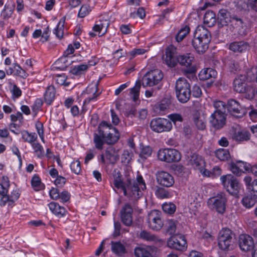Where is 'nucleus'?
Listing matches in <instances>:
<instances>
[{"label":"nucleus","mask_w":257,"mask_h":257,"mask_svg":"<svg viewBox=\"0 0 257 257\" xmlns=\"http://www.w3.org/2000/svg\"><path fill=\"white\" fill-rule=\"evenodd\" d=\"M113 184L115 187L122 190L124 196L132 200H137L142 195L141 190L146 188L145 182L141 175H138L136 180L127 179L125 182L122 181L121 173L114 171Z\"/></svg>","instance_id":"f257e3e1"},{"label":"nucleus","mask_w":257,"mask_h":257,"mask_svg":"<svg viewBox=\"0 0 257 257\" xmlns=\"http://www.w3.org/2000/svg\"><path fill=\"white\" fill-rule=\"evenodd\" d=\"M93 137L95 148L98 150H102L105 143L112 145L117 142L119 135L118 131L111 124L103 121L99 124L97 133H95Z\"/></svg>","instance_id":"f03ea898"},{"label":"nucleus","mask_w":257,"mask_h":257,"mask_svg":"<svg viewBox=\"0 0 257 257\" xmlns=\"http://www.w3.org/2000/svg\"><path fill=\"white\" fill-rule=\"evenodd\" d=\"M176 51V49L173 46L167 48L164 60L165 63L170 67L175 66L178 63L186 68L190 67L194 60L193 56L190 54L177 56Z\"/></svg>","instance_id":"7ed1b4c3"},{"label":"nucleus","mask_w":257,"mask_h":257,"mask_svg":"<svg viewBox=\"0 0 257 257\" xmlns=\"http://www.w3.org/2000/svg\"><path fill=\"white\" fill-rule=\"evenodd\" d=\"M175 91L178 100L181 103H186L191 96L190 85L187 80L179 78L175 84Z\"/></svg>","instance_id":"20e7f679"},{"label":"nucleus","mask_w":257,"mask_h":257,"mask_svg":"<svg viewBox=\"0 0 257 257\" xmlns=\"http://www.w3.org/2000/svg\"><path fill=\"white\" fill-rule=\"evenodd\" d=\"M221 184L227 192L233 196L238 194L241 188L239 180L231 174L223 175L220 177Z\"/></svg>","instance_id":"39448f33"},{"label":"nucleus","mask_w":257,"mask_h":257,"mask_svg":"<svg viewBox=\"0 0 257 257\" xmlns=\"http://www.w3.org/2000/svg\"><path fill=\"white\" fill-rule=\"evenodd\" d=\"M234 236V233L229 228H223L221 230L218 236L219 247L223 250H228L232 248Z\"/></svg>","instance_id":"423d86ee"},{"label":"nucleus","mask_w":257,"mask_h":257,"mask_svg":"<svg viewBox=\"0 0 257 257\" xmlns=\"http://www.w3.org/2000/svg\"><path fill=\"white\" fill-rule=\"evenodd\" d=\"M163 77V74L160 70H151L144 76L142 79V85L144 87L153 86L158 84Z\"/></svg>","instance_id":"0eeeda50"},{"label":"nucleus","mask_w":257,"mask_h":257,"mask_svg":"<svg viewBox=\"0 0 257 257\" xmlns=\"http://www.w3.org/2000/svg\"><path fill=\"white\" fill-rule=\"evenodd\" d=\"M158 159L167 163L178 162L181 160L180 153L173 149H161L158 152Z\"/></svg>","instance_id":"6e6552de"},{"label":"nucleus","mask_w":257,"mask_h":257,"mask_svg":"<svg viewBox=\"0 0 257 257\" xmlns=\"http://www.w3.org/2000/svg\"><path fill=\"white\" fill-rule=\"evenodd\" d=\"M150 126L152 131L157 133L169 132L172 128L171 122L168 119L163 118L153 119Z\"/></svg>","instance_id":"1a4fd4ad"},{"label":"nucleus","mask_w":257,"mask_h":257,"mask_svg":"<svg viewBox=\"0 0 257 257\" xmlns=\"http://www.w3.org/2000/svg\"><path fill=\"white\" fill-rule=\"evenodd\" d=\"M227 108L230 114L235 117H242L247 113L246 108L234 99H231L228 101Z\"/></svg>","instance_id":"9d476101"},{"label":"nucleus","mask_w":257,"mask_h":257,"mask_svg":"<svg viewBox=\"0 0 257 257\" xmlns=\"http://www.w3.org/2000/svg\"><path fill=\"white\" fill-rule=\"evenodd\" d=\"M147 223L149 227L154 230H159L163 226L161 218V212L157 210H152L148 216Z\"/></svg>","instance_id":"9b49d317"},{"label":"nucleus","mask_w":257,"mask_h":257,"mask_svg":"<svg viewBox=\"0 0 257 257\" xmlns=\"http://www.w3.org/2000/svg\"><path fill=\"white\" fill-rule=\"evenodd\" d=\"M226 198L225 194L221 192L215 197L209 200L208 203L212 204V208L215 209L219 213L222 214L225 210Z\"/></svg>","instance_id":"f8f14e48"},{"label":"nucleus","mask_w":257,"mask_h":257,"mask_svg":"<svg viewBox=\"0 0 257 257\" xmlns=\"http://www.w3.org/2000/svg\"><path fill=\"white\" fill-rule=\"evenodd\" d=\"M133 209L132 206L125 204L120 211V219L122 223L126 226H131L133 224Z\"/></svg>","instance_id":"ddd939ff"},{"label":"nucleus","mask_w":257,"mask_h":257,"mask_svg":"<svg viewBox=\"0 0 257 257\" xmlns=\"http://www.w3.org/2000/svg\"><path fill=\"white\" fill-rule=\"evenodd\" d=\"M157 183L161 186L170 187L174 184V177L167 172L158 171L156 174Z\"/></svg>","instance_id":"4468645a"},{"label":"nucleus","mask_w":257,"mask_h":257,"mask_svg":"<svg viewBox=\"0 0 257 257\" xmlns=\"http://www.w3.org/2000/svg\"><path fill=\"white\" fill-rule=\"evenodd\" d=\"M19 189L16 186L14 187L11 194L6 193L2 195L0 201L1 206H5L8 204L9 206H12L14 203L18 200L20 196Z\"/></svg>","instance_id":"2eb2a0df"},{"label":"nucleus","mask_w":257,"mask_h":257,"mask_svg":"<svg viewBox=\"0 0 257 257\" xmlns=\"http://www.w3.org/2000/svg\"><path fill=\"white\" fill-rule=\"evenodd\" d=\"M238 243L240 249L245 252L252 250L255 247L252 238L247 234L239 236Z\"/></svg>","instance_id":"dca6fc26"},{"label":"nucleus","mask_w":257,"mask_h":257,"mask_svg":"<svg viewBox=\"0 0 257 257\" xmlns=\"http://www.w3.org/2000/svg\"><path fill=\"white\" fill-rule=\"evenodd\" d=\"M226 113L214 112L211 114L210 119V122L212 127L216 130H219L222 128L226 123Z\"/></svg>","instance_id":"f3484780"},{"label":"nucleus","mask_w":257,"mask_h":257,"mask_svg":"<svg viewBox=\"0 0 257 257\" xmlns=\"http://www.w3.org/2000/svg\"><path fill=\"white\" fill-rule=\"evenodd\" d=\"M186 241L184 236H172L167 241L169 247L179 250H183L185 248Z\"/></svg>","instance_id":"a211bd4d"},{"label":"nucleus","mask_w":257,"mask_h":257,"mask_svg":"<svg viewBox=\"0 0 257 257\" xmlns=\"http://www.w3.org/2000/svg\"><path fill=\"white\" fill-rule=\"evenodd\" d=\"M194 37L203 41L204 44H209L211 41L210 32L203 26H198L194 33Z\"/></svg>","instance_id":"6ab92c4d"},{"label":"nucleus","mask_w":257,"mask_h":257,"mask_svg":"<svg viewBox=\"0 0 257 257\" xmlns=\"http://www.w3.org/2000/svg\"><path fill=\"white\" fill-rule=\"evenodd\" d=\"M230 23L235 26V28L238 30L239 34L241 35L245 34L244 30L246 27V23L244 22L243 17L237 15H233Z\"/></svg>","instance_id":"aec40b11"},{"label":"nucleus","mask_w":257,"mask_h":257,"mask_svg":"<svg viewBox=\"0 0 257 257\" xmlns=\"http://www.w3.org/2000/svg\"><path fill=\"white\" fill-rule=\"evenodd\" d=\"M218 25L221 27L227 26L230 23L232 16L230 13L226 9H220L217 15Z\"/></svg>","instance_id":"412c9836"},{"label":"nucleus","mask_w":257,"mask_h":257,"mask_svg":"<svg viewBox=\"0 0 257 257\" xmlns=\"http://www.w3.org/2000/svg\"><path fill=\"white\" fill-rule=\"evenodd\" d=\"M105 156L108 163L112 164H115L119 158L118 150L112 146H109L106 149Z\"/></svg>","instance_id":"4be33fe9"},{"label":"nucleus","mask_w":257,"mask_h":257,"mask_svg":"<svg viewBox=\"0 0 257 257\" xmlns=\"http://www.w3.org/2000/svg\"><path fill=\"white\" fill-rule=\"evenodd\" d=\"M170 105L169 100L163 99L160 102L155 104L153 110L158 115H164L169 109Z\"/></svg>","instance_id":"5701e85b"},{"label":"nucleus","mask_w":257,"mask_h":257,"mask_svg":"<svg viewBox=\"0 0 257 257\" xmlns=\"http://www.w3.org/2000/svg\"><path fill=\"white\" fill-rule=\"evenodd\" d=\"M98 82L92 83L86 88L85 92L89 94H92V96H90L86 98L84 101V104H88L90 101L95 100L96 98L100 94V93H97L98 91Z\"/></svg>","instance_id":"b1692460"},{"label":"nucleus","mask_w":257,"mask_h":257,"mask_svg":"<svg viewBox=\"0 0 257 257\" xmlns=\"http://www.w3.org/2000/svg\"><path fill=\"white\" fill-rule=\"evenodd\" d=\"M249 44L244 41L234 42L231 43L229 49L235 53H242L248 50Z\"/></svg>","instance_id":"393cba45"},{"label":"nucleus","mask_w":257,"mask_h":257,"mask_svg":"<svg viewBox=\"0 0 257 257\" xmlns=\"http://www.w3.org/2000/svg\"><path fill=\"white\" fill-rule=\"evenodd\" d=\"M245 76L240 75L235 78L233 81L234 90L238 93H243L246 90V84L245 83Z\"/></svg>","instance_id":"a878e982"},{"label":"nucleus","mask_w":257,"mask_h":257,"mask_svg":"<svg viewBox=\"0 0 257 257\" xmlns=\"http://www.w3.org/2000/svg\"><path fill=\"white\" fill-rule=\"evenodd\" d=\"M243 181L246 188L251 192V193L254 196H257V179L252 181L251 177L246 176L244 178Z\"/></svg>","instance_id":"bb28decb"},{"label":"nucleus","mask_w":257,"mask_h":257,"mask_svg":"<svg viewBox=\"0 0 257 257\" xmlns=\"http://www.w3.org/2000/svg\"><path fill=\"white\" fill-rule=\"evenodd\" d=\"M189 163L195 169L200 170L204 166V161L202 157L196 154H193L189 160Z\"/></svg>","instance_id":"cd10ccee"},{"label":"nucleus","mask_w":257,"mask_h":257,"mask_svg":"<svg viewBox=\"0 0 257 257\" xmlns=\"http://www.w3.org/2000/svg\"><path fill=\"white\" fill-rule=\"evenodd\" d=\"M203 42L194 37L192 40V45L198 53H203L208 49L209 44L205 45Z\"/></svg>","instance_id":"c85d7f7f"},{"label":"nucleus","mask_w":257,"mask_h":257,"mask_svg":"<svg viewBox=\"0 0 257 257\" xmlns=\"http://www.w3.org/2000/svg\"><path fill=\"white\" fill-rule=\"evenodd\" d=\"M139 236L141 239L148 242H161L162 241V240L159 239L156 235L146 230H142Z\"/></svg>","instance_id":"c756f323"},{"label":"nucleus","mask_w":257,"mask_h":257,"mask_svg":"<svg viewBox=\"0 0 257 257\" xmlns=\"http://www.w3.org/2000/svg\"><path fill=\"white\" fill-rule=\"evenodd\" d=\"M217 75L216 71L210 68L202 69L199 73L198 76L201 80H206L214 78Z\"/></svg>","instance_id":"7c9ffc66"},{"label":"nucleus","mask_w":257,"mask_h":257,"mask_svg":"<svg viewBox=\"0 0 257 257\" xmlns=\"http://www.w3.org/2000/svg\"><path fill=\"white\" fill-rule=\"evenodd\" d=\"M232 138L236 141H246L250 139V134L246 131L236 130L232 135Z\"/></svg>","instance_id":"2f4dec72"},{"label":"nucleus","mask_w":257,"mask_h":257,"mask_svg":"<svg viewBox=\"0 0 257 257\" xmlns=\"http://www.w3.org/2000/svg\"><path fill=\"white\" fill-rule=\"evenodd\" d=\"M50 210L59 217H62L65 214V209L60 206L57 203L52 202L49 204Z\"/></svg>","instance_id":"473e14b6"},{"label":"nucleus","mask_w":257,"mask_h":257,"mask_svg":"<svg viewBox=\"0 0 257 257\" xmlns=\"http://www.w3.org/2000/svg\"><path fill=\"white\" fill-rule=\"evenodd\" d=\"M204 23L209 27L213 26L216 22V15L213 11H207L203 18Z\"/></svg>","instance_id":"72a5a7b5"},{"label":"nucleus","mask_w":257,"mask_h":257,"mask_svg":"<svg viewBox=\"0 0 257 257\" xmlns=\"http://www.w3.org/2000/svg\"><path fill=\"white\" fill-rule=\"evenodd\" d=\"M111 250L117 255H121L126 252L125 246L120 242L111 241Z\"/></svg>","instance_id":"f704fd0d"},{"label":"nucleus","mask_w":257,"mask_h":257,"mask_svg":"<svg viewBox=\"0 0 257 257\" xmlns=\"http://www.w3.org/2000/svg\"><path fill=\"white\" fill-rule=\"evenodd\" d=\"M55 89L53 86H49L46 89L44 95L45 101L48 104H50L54 100L55 96Z\"/></svg>","instance_id":"c9c22d12"},{"label":"nucleus","mask_w":257,"mask_h":257,"mask_svg":"<svg viewBox=\"0 0 257 257\" xmlns=\"http://www.w3.org/2000/svg\"><path fill=\"white\" fill-rule=\"evenodd\" d=\"M109 25V21L108 19V17H102L98 21L96 22L94 28L100 27L102 29V34L101 35H103L106 32Z\"/></svg>","instance_id":"e433bc0d"},{"label":"nucleus","mask_w":257,"mask_h":257,"mask_svg":"<svg viewBox=\"0 0 257 257\" xmlns=\"http://www.w3.org/2000/svg\"><path fill=\"white\" fill-rule=\"evenodd\" d=\"M241 201L244 207L249 208L252 207L257 202V196H254L253 194L251 193L250 195L243 197Z\"/></svg>","instance_id":"4c0bfd02"},{"label":"nucleus","mask_w":257,"mask_h":257,"mask_svg":"<svg viewBox=\"0 0 257 257\" xmlns=\"http://www.w3.org/2000/svg\"><path fill=\"white\" fill-rule=\"evenodd\" d=\"M66 17H63L62 18L59 22L58 23L57 27L54 30V33L56 36L61 39L63 38L64 35V27Z\"/></svg>","instance_id":"58836bf2"},{"label":"nucleus","mask_w":257,"mask_h":257,"mask_svg":"<svg viewBox=\"0 0 257 257\" xmlns=\"http://www.w3.org/2000/svg\"><path fill=\"white\" fill-rule=\"evenodd\" d=\"M215 156L221 161H227L230 158V155L228 150L219 149L215 152Z\"/></svg>","instance_id":"ea45409f"},{"label":"nucleus","mask_w":257,"mask_h":257,"mask_svg":"<svg viewBox=\"0 0 257 257\" xmlns=\"http://www.w3.org/2000/svg\"><path fill=\"white\" fill-rule=\"evenodd\" d=\"M22 138L25 142L32 144L37 139V135L35 133H29L27 131H23L21 133Z\"/></svg>","instance_id":"a19ab883"},{"label":"nucleus","mask_w":257,"mask_h":257,"mask_svg":"<svg viewBox=\"0 0 257 257\" xmlns=\"http://www.w3.org/2000/svg\"><path fill=\"white\" fill-rule=\"evenodd\" d=\"M194 122L197 128L200 130H203L206 127V121L203 116L195 115L194 116Z\"/></svg>","instance_id":"79ce46f5"},{"label":"nucleus","mask_w":257,"mask_h":257,"mask_svg":"<svg viewBox=\"0 0 257 257\" xmlns=\"http://www.w3.org/2000/svg\"><path fill=\"white\" fill-rule=\"evenodd\" d=\"M135 254L136 257H153L150 251L144 247H136Z\"/></svg>","instance_id":"37998d69"},{"label":"nucleus","mask_w":257,"mask_h":257,"mask_svg":"<svg viewBox=\"0 0 257 257\" xmlns=\"http://www.w3.org/2000/svg\"><path fill=\"white\" fill-rule=\"evenodd\" d=\"M141 84L140 81L136 82L135 86L131 89L130 93L133 100L136 102L139 98V93Z\"/></svg>","instance_id":"c03bdc74"},{"label":"nucleus","mask_w":257,"mask_h":257,"mask_svg":"<svg viewBox=\"0 0 257 257\" xmlns=\"http://www.w3.org/2000/svg\"><path fill=\"white\" fill-rule=\"evenodd\" d=\"M190 28L188 26H185L181 28L176 36V40L178 42H181L189 33Z\"/></svg>","instance_id":"a18cd8bd"},{"label":"nucleus","mask_w":257,"mask_h":257,"mask_svg":"<svg viewBox=\"0 0 257 257\" xmlns=\"http://www.w3.org/2000/svg\"><path fill=\"white\" fill-rule=\"evenodd\" d=\"M10 187L9 180L7 177L3 176L2 182L0 183V195L8 193V188Z\"/></svg>","instance_id":"49530a36"},{"label":"nucleus","mask_w":257,"mask_h":257,"mask_svg":"<svg viewBox=\"0 0 257 257\" xmlns=\"http://www.w3.org/2000/svg\"><path fill=\"white\" fill-rule=\"evenodd\" d=\"M15 8V4L13 3L11 6L10 4L6 5L5 9L3 10L2 15L4 19H8L10 18L13 13V10Z\"/></svg>","instance_id":"de8ad7c7"},{"label":"nucleus","mask_w":257,"mask_h":257,"mask_svg":"<svg viewBox=\"0 0 257 257\" xmlns=\"http://www.w3.org/2000/svg\"><path fill=\"white\" fill-rule=\"evenodd\" d=\"M228 165L229 168L231 172L237 176H241L242 173H244V172L242 171V169L238 166L234 162L231 161L228 164Z\"/></svg>","instance_id":"09e8293b"},{"label":"nucleus","mask_w":257,"mask_h":257,"mask_svg":"<svg viewBox=\"0 0 257 257\" xmlns=\"http://www.w3.org/2000/svg\"><path fill=\"white\" fill-rule=\"evenodd\" d=\"M133 156L132 152L127 150H124L121 155V162L125 165H128L131 162Z\"/></svg>","instance_id":"8fccbe9b"},{"label":"nucleus","mask_w":257,"mask_h":257,"mask_svg":"<svg viewBox=\"0 0 257 257\" xmlns=\"http://www.w3.org/2000/svg\"><path fill=\"white\" fill-rule=\"evenodd\" d=\"M214 106L215 108L214 112L226 113V105L224 102L222 101H216L214 102Z\"/></svg>","instance_id":"3c124183"},{"label":"nucleus","mask_w":257,"mask_h":257,"mask_svg":"<svg viewBox=\"0 0 257 257\" xmlns=\"http://www.w3.org/2000/svg\"><path fill=\"white\" fill-rule=\"evenodd\" d=\"M41 181L40 177L35 175L33 176L31 180V185L34 189L36 191H39L41 189Z\"/></svg>","instance_id":"603ef678"},{"label":"nucleus","mask_w":257,"mask_h":257,"mask_svg":"<svg viewBox=\"0 0 257 257\" xmlns=\"http://www.w3.org/2000/svg\"><path fill=\"white\" fill-rule=\"evenodd\" d=\"M156 196L161 199L167 198L169 197V193L165 189L158 187L155 191Z\"/></svg>","instance_id":"864d4df0"},{"label":"nucleus","mask_w":257,"mask_h":257,"mask_svg":"<svg viewBox=\"0 0 257 257\" xmlns=\"http://www.w3.org/2000/svg\"><path fill=\"white\" fill-rule=\"evenodd\" d=\"M176 230V222L173 220H168L167 224V232L170 234H173Z\"/></svg>","instance_id":"5fc2aeb1"},{"label":"nucleus","mask_w":257,"mask_h":257,"mask_svg":"<svg viewBox=\"0 0 257 257\" xmlns=\"http://www.w3.org/2000/svg\"><path fill=\"white\" fill-rule=\"evenodd\" d=\"M162 209L165 213L171 214L175 212L176 206L172 203H165L162 205Z\"/></svg>","instance_id":"6e6d98bb"},{"label":"nucleus","mask_w":257,"mask_h":257,"mask_svg":"<svg viewBox=\"0 0 257 257\" xmlns=\"http://www.w3.org/2000/svg\"><path fill=\"white\" fill-rule=\"evenodd\" d=\"M88 68V66L86 64H81L75 66L71 70L72 73L75 75H79Z\"/></svg>","instance_id":"4d7b16f0"},{"label":"nucleus","mask_w":257,"mask_h":257,"mask_svg":"<svg viewBox=\"0 0 257 257\" xmlns=\"http://www.w3.org/2000/svg\"><path fill=\"white\" fill-rule=\"evenodd\" d=\"M35 152L38 157L40 158L43 156L44 150L43 147L38 143H33L31 144Z\"/></svg>","instance_id":"13d9d810"},{"label":"nucleus","mask_w":257,"mask_h":257,"mask_svg":"<svg viewBox=\"0 0 257 257\" xmlns=\"http://www.w3.org/2000/svg\"><path fill=\"white\" fill-rule=\"evenodd\" d=\"M247 78L250 80H255L257 83V67H252L246 72Z\"/></svg>","instance_id":"bf43d9fd"},{"label":"nucleus","mask_w":257,"mask_h":257,"mask_svg":"<svg viewBox=\"0 0 257 257\" xmlns=\"http://www.w3.org/2000/svg\"><path fill=\"white\" fill-rule=\"evenodd\" d=\"M72 171L76 174H79L81 170L80 162L78 160L73 161L70 165Z\"/></svg>","instance_id":"052dcab7"},{"label":"nucleus","mask_w":257,"mask_h":257,"mask_svg":"<svg viewBox=\"0 0 257 257\" xmlns=\"http://www.w3.org/2000/svg\"><path fill=\"white\" fill-rule=\"evenodd\" d=\"M152 153V148L150 146H145L142 148L140 156L142 158L146 159L151 155Z\"/></svg>","instance_id":"680f3d73"},{"label":"nucleus","mask_w":257,"mask_h":257,"mask_svg":"<svg viewBox=\"0 0 257 257\" xmlns=\"http://www.w3.org/2000/svg\"><path fill=\"white\" fill-rule=\"evenodd\" d=\"M90 11L89 7L88 5H83L78 12V16L80 18H84L89 14Z\"/></svg>","instance_id":"e2e57ef3"},{"label":"nucleus","mask_w":257,"mask_h":257,"mask_svg":"<svg viewBox=\"0 0 257 257\" xmlns=\"http://www.w3.org/2000/svg\"><path fill=\"white\" fill-rule=\"evenodd\" d=\"M146 50L144 49H135L129 52L130 59H132L138 55H142L144 54Z\"/></svg>","instance_id":"0e129e2a"},{"label":"nucleus","mask_w":257,"mask_h":257,"mask_svg":"<svg viewBox=\"0 0 257 257\" xmlns=\"http://www.w3.org/2000/svg\"><path fill=\"white\" fill-rule=\"evenodd\" d=\"M66 179L62 176H58L54 181L55 185L57 187H62L66 183Z\"/></svg>","instance_id":"69168bd1"},{"label":"nucleus","mask_w":257,"mask_h":257,"mask_svg":"<svg viewBox=\"0 0 257 257\" xmlns=\"http://www.w3.org/2000/svg\"><path fill=\"white\" fill-rule=\"evenodd\" d=\"M49 194L51 198L54 200H57L60 197V192L57 188H52L49 191Z\"/></svg>","instance_id":"338daca9"},{"label":"nucleus","mask_w":257,"mask_h":257,"mask_svg":"<svg viewBox=\"0 0 257 257\" xmlns=\"http://www.w3.org/2000/svg\"><path fill=\"white\" fill-rule=\"evenodd\" d=\"M11 91L13 93V96L16 98H18L22 95V91L21 89L16 84H14L13 85Z\"/></svg>","instance_id":"774afa93"}]
</instances>
